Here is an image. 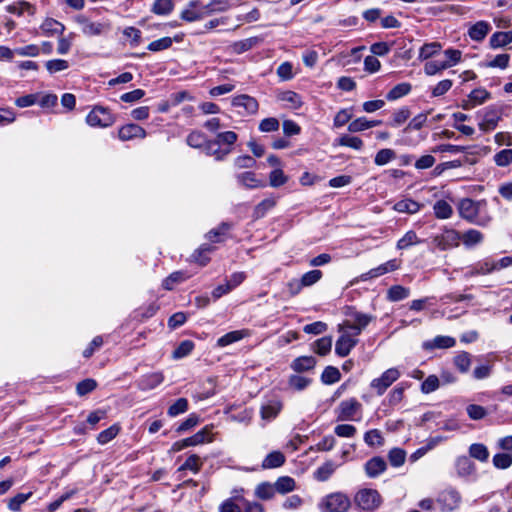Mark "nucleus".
Returning a JSON list of instances; mask_svg holds the SVG:
<instances>
[{"label":"nucleus","instance_id":"22","mask_svg":"<svg viewBox=\"0 0 512 512\" xmlns=\"http://www.w3.org/2000/svg\"><path fill=\"white\" fill-rule=\"evenodd\" d=\"M490 30V25L485 21L475 23L468 31L471 39L475 41H482Z\"/></svg>","mask_w":512,"mask_h":512},{"label":"nucleus","instance_id":"59","mask_svg":"<svg viewBox=\"0 0 512 512\" xmlns=\"http://www.w3.org/2000/svg\"><path fill=\"white\" fill-rule=\"evenodd\" d=\"M364 441L369 446H381L384 443V439L381 435V432L377 429L367 431L364 436Z\"/></svg>","mask_w":512,"mask_h":512},{"label":"nucleus","instance_id":"13","mask_svg":"<svg viewBox=\"0 0 512 512\" xmlns=\"http://www.w3.org/2000/svg\"><path fill=\"white\" fill-rule=\"evenodd\" d=\"M460 499L461 497L457 491L448 490L440 494L438 502L442 504L445 510L452 511L458 507Z\"/></svg>","mask_w":512,"mask_h":512},{"label":"nucleus","instance_id":"9","mask_svg":"<svg viewBox=\"0 0 512 512\" xmlns=\"http://www.w3.org/2000/svg\"><path fill=\"white\" fill-rule=\"evenodd\" d=\"M232 105L234 107L242 108L243 111H239L241 115H253L257 113L259 104L257 100L249 95L242 94L232 99Z\"/></svg>","mask_w":512,"mask_h":512},{"label":"nucleus","instance_id":"8","mask_svg":"<svg viewBox=\"0 0 512 512\" xmlns=\"http://www.w3.org/2000/svg\"><path fill=\"white\" fill-rule=\"evenodd\" d=\"M361 407V403L355 398L344 400L338 406L337 419L340 421L352 420Z\"/></svg>","mask_w":512,"mask_h":512},{"label":"nucleus","instance_id":"35","mask_svg":"<svg viewBox=\"0 0 512 512\" xmlns=\"http://www.w3.org/2000/svg\"><path fill=\"white\" fill-rule=\"evenodd\" d=\"M164 380V377L162 373H152L149 375H146L142 378L140 382V386L142 389H153L159 384H161Z\"/></svg>","mask_w":512,"mask_h":512},{"label":"nucleus","instance_id":"39","mask_svg":"<svg viewBox=\"0 0 512 512\" xmlns=\"http://www.w3.org/2000/svg\"><path fill=\"white\" fill-rule=\"evenodd\" d=\"M467 247L476 245L483 240V235L480 231L470 229L461 235V239Z\"/></svg>","mask_w":512,"mask_h":512},{"label":"nucleus","instance_id":"42","mask_svg":"<svg viewBox=\"0 0 512 512\" xmlns=\"http://www.w3.org/2000/svg\"><path fill=\"white\" fill-rule=\"evenodd\" d=\"M338 145L350 147L355 150H361L364 144L359 137L343 135L338 139Z\"/></svg>","mask_w":512,"mask_h":512},{"label":"nucleus","instance_id":"32","mask_svg":"<svg viewBox=\"0 0 512 512\" xmlns=\"http://www.w3.org/2000/svg\"><path fill=\"white\" fill-rule=\"evenodd\" d=\"M469 455L481 462H486L489 458V451L484 444L474 443L469 447Z\"/></svg>","mask_w":512,"mask_h":512},{"label":"nucleus","instance_id":"26","mask_svg":"<svg viewBox=\"0 0 512 512\" xmlns=\"http://www.w3.org/2000/svg\"><path fill=\"white\" fill-rule=\"evenodd\" d=\"M316 364V360L312 356H301L296 358L292 363V368L296 372H304L312 369Z\"/></svg>","mask_w":512,"mask_h":512},{"label":"nucleus","instance_id":"5","mask_svg":"<svg viewBox=\"0 0 512 512\" xmlns=\"http://www.w3.org/2000/svg\"><path fill=\"white\" fill-rule=\"evenodd\" d=\"M373 319L374 317L369 314L355 312L352 314V320H346L343 324L339 325V331H342L344 328H349L354 331L353 335L357 336Z\"/></svg>","mask_w":512,"mask_h":512},{"label":"nucleus","instance_id":"20","mask_svg":"<svg viewBox=\"0 0 512 512\" xmlns=\"http://www.w3.org/2000/svg\"><path fill=\"white\" fill-rule=\"evenodd\" d=\"M205 151L207 155L214 156L216 160L221 161L231 153L232 148L221 149L220 146L214 141H208L205 145Z\"/></svg>","mask_w":512,"mask_h":512},{"label":"nucleus","instance_id":"58","mask_svg":"<svg viewBox=\"0 0 512 512\" xmlns=\"http://www.w3.org/2000/svg\"><path fill=\"white\" fill-rule=\"evenodd\" d=\"M493 465L498 469H507L512 465V455L498 453L493 457Z\"/></svg>","mask_w":512,"mask_h":512},{"label":"nucleus","instance_id":"6","mask_svg":"<svg viewBox=\"0 0 512 512\" xmlns=\"http://www.w3.org/2000/svg\"><path fill=\"white\" fill-rule=\"evenodd\" d=\"M75 21L81 26V31L86 36H98L109 30V24L92 22L84 15H78Z\"/></svg>","mask_w":512,"mask_h":512},{"label":"nucleus","instance_id":"38","mask_svg":"<svg viewBox=\"0 0 512 512\" xmlns=\"http://www.w3.org/2000/svg\"><path fill=\"white\" fill-rule=\"evenodd\" d=\"M335 471V464L332 461H328L320 466L314 473L315 479L318 481H326Z\"/></svg>","mask_w":512,"mask_h":512},{"label":"nucleus","instance_id":"18","mask_svg":"<svg viewBox=\"0 0 512 512\" xmlns=\"http://www.w3.org/2000/svg\"><path fill=\"white\" fill-rule=\"evenodd\" d=\"M456 341L450 336H437L432 341L425 342L423 347L425 349H444L455 346Z\"/></svg>","mask_w":512,"mask_h":512},{"label":"nucleus","instance_id":"43","mask_svg":"<svg viewBox=\"0 0 512 512\" xmlns=\"http://www.w3.org/2000/svg\"><path fill=\"white\" fill-rule=\"evenodd\" d=\"M440 49L441 44L438 42L424 44L420 49L419 58L424 60L429 59L436 55Z\"/></svg>","mask_w":512,"mask_h":512},{"label":"nucleus","instance_id":"53","mask_svg":"<svg viewBox=\"0 0 512 512\" xmlns=\"http://www.w3.org/2000/svg\"><path fill=\"white\" fill-rule=\"evenodd\" d=\"M194 348V343L190 340L182 341L173 351V358L180 359L189 355Z\"/></svg>","mask_w":512,"mask_h":512},{"label":"nucleus","instance_id":"15","mask_svg":"<svg viewBox=\"0 0 512 512\" xmlns=\"http://www.w3.org/2000/svg\"><path fill=\"white\" fill-rule=\"evenodd\" d=\"M386 462L381 457H373L365 464V471L368 477L375 478L386 470Z\"/></svg>","mask_w":512,"mask_h":512},{"label":"nucleus","instance_id":"63","mask_svg":"<svg viewBox=\"0 0 512 512\" xmlns=\"http://www.w3.org/2000/svg\"><path fill=\"white\" fill-rule=\"evenodd\" d=\"M395 158V152L391 149H382L375 156V164L383 166Z\"/></svg>","mask_w":512,"mask_h":512},{"label":"nucleus","instance_id":"3","mask_svg":"<svg viewBox=\"0 0 512 512\" xmlns=\"http://www.w3.org/2000/svg\"><path fill=\"white\" fill-rule=\"evenodd\" d=\"M86 122L92 127H109L115 122V118L109 110L103 106H95L86 117Z\"/></svg>","mask_w":512,"mask_h":512},{"label":"nucleus","instance_id":"10","mask_svg":"<svg viewBox=\"0 0 512 512\" xmlns=\"http://www.w3.org/2000/svg\"><path fill=\"white\" fill-rule=\"evenodd\" d=\"M342 335L336 341L335 352L340 357L347 356L354 346L358 343V340L353 338V335L346 331H341Z\"/></svg>","mask_w":512,"mask_h":512},{"label":"nucleus","instance_id":"17","mask_svg":"<svg viewBox=\"0 0 512 512\" xmlns=\"http://www.w3.org/2000/svg\"><path fill=\"white\" fill-rule=\"evenodd\" d=\"M282 409L280 400L273 399L261 407L260 414L263 420H271L277 417Z\"/></svg>","mask_w":512,"mask_h":512},{"label":"nucleus","instance_id":"14","mask_svg":"<svg viewBox=\"0 0 512 512\" xmlns=\"http://www.w3.org/2000/svg\"><path fill=\"white\" fill-rule=\"evenodd\" d=\"M500 120V113L495 108H488L483 116V120L479 123L482 131H490L495 129Z\"/></svg>","mask_w":512,"mask_h":512},{"label":"nucleus","instance_id":"56","mask_svg":"<svg viewBox=\"0 0 512 512\" xmlns=\"http://www.w3.org/2000/svg\"><path fill=\"white\" fill-rule=\"evenodd\" d=\"M440 386V379L436 375H429L421 385V391L429 394L437 390Z\"/></svg>","mask_w":512,"mask_h":512},{"label":"nucleus","instance_id":"1","mask_svg":"<svg viewBox=\"0 0 512 512\" xmlns=\"http://www.w3.org/2000/svg\"><path fill=\"white\" fill-rule=\"evenodd\" d=\"M351 506L349 497L342 492H335L325 496L319 508L322 512H347Z\"/></svg>","mask_w":512,"mask_h":512},{"label":"nucleus","instance_id":"61","mask_svg":"<svg viewBox=\"0 0 512 512\" xmlns=\"http://www.w3.org/2000/svg\"><path fill=\"white\" fill-rule=\"evenodd\" d=\"M188 409V401L186 398H179L168 409V415L171 417L177 416L180 413L186 412Z\"/></svg>","mask_w":512,"mask_h":512},{"label":"nucleus","instance_id":"64","mask_svg":"<svg viewBox=\"0 0 512 512\" xmlns=\"http://www.w3.org/2000/svg\"><path fill=\"white\" fill-rule=\"evenodd\" d=\"M240 504L243 506V512H264L262 504L255 501H248L243 496H237Z\"/></svg>","mask_w":512,"mask_h":512},{"label":"nucleus","instance_id":"27","mask_svg":"<svg viewBox=\"0 0 512 512\" xmlns=\"http://www.w3.org/2000/svg\"><path fill=\"white\" fill-rule=\"evenodd\" d=\"M512 43V32H496L490 38V45L493 48L504 47Z\"/></svg>","mask_w":512,"mask_h":512},{"label":"nucleus","instance_id":"47","mask_svg":"<svg viewBox=\"0 0 512 512\" xmlns=\"http://www.w3.org/2000/svg\"><path fill=\"white\" fill-rule=\"evenodd\" d=\"M187 144L193 148H200L206 145L208 140L206 136L200 131H193L187 136Z\"/></svg>","mask_w":512,"mask_h":512},{"label":"nucleus","instance_id":"4","mask_svg":"<svg viewBox=\"0 0 512 512\" xmlns=\"http://www.w3.org/2000/svg\"><path fill=\"white\" fill-rule=\"evenodd\" d=\"M461 234L454 229H445L442 233L432 239V243L438 249L445 251L459 245Z\"/></svg>","mask_w":512,"mask_h":512},{"label":"nucleus","instance_id":"40","mask_svg":"<svg viewBox=\"0 0 512 512\" xmlns=\"http://www.w3.org/2000/svg\"><path fill=\"white\" fill-rule=\"evenodd\" d=\"M188 276L181 272L176 271L170 274L162 283V286L165 290H172L175 286V284L181 283L184 280H186Z\"/></svg>","mask_w":512,"mask_h":512},{"label":"nucleus","instance_id":"29","mask_svg":"<svg viewBox=\"0 0 512 512\" xmlns=\"http://www.w3.org/2000/svg\"><path fill=\"white\" fill-rule=\"evenodd\" d=\"M273 485L275 488V492L281 494L289 493L295 489V481L293 478L289 476H283L278 478Z\"/></svg>","mask_w":512,"mask_h":512},{"label":"nucleus","instance_id":"55","mask_svg":"<svg viewBox=\"0 0 512 512\" xmlns=\"http://www.w3.org/2000/svg\"><path fill=\"white\" fill-rule=\"evenodd\" d=\"M238 495H235L227 500H225L219 508L220 512H243L242 508L240 507V502L237 499Z\"/></svg>","mask_w":512,"mask_h":512},{"label":"nucleus","instance_id":"60","mask_svg":"<svg viewBox=\"0 0 512 512\" xmlns=\"http://www.w3.org/2000/svg\"><path fill=\"white\" fill-rule=\"evenodd\" d=\"M418 237L414 231H408L398 242L397 248L402 250L419 243Z\"/></svg>","mask_w":512,"mask_h":512},{"label":"nucleus","instance_id":"41","mask_svg":"<svg viewBox=\"0 0 512 512\" xmlns=\"http://www.w3.org/2000/svg\"><path fill=\"white\" fill-rule=\"evenodd\" d=\"M493 159L498 167H507L512 163V148L500 150Z\"/></svg>","mask_w":512,"mask_h":512},{"label":"nucleus","instance_id":"7","mask_svg":"<svg viewBox=\"0 0 512 512\" xmlns=\"http://www.w3.org/2000/svg\"><path fill=\"white\" fill-rule=\"evenodd\" d=\"M400 372L396 368L386 370L379 378L371 382V387L374 388L378 395H382L388 387H390L398 378Z\"/></svg>","mask_w":512,"mask_h":512},{"label":"nucleus","instance_id":"44","mask_svg":"<svg viewBox=\"0 0 512 512\" xmlns=\"http://www.w3.org/2000/svg\"><path fill=\"white\" fill-rule=\"evenodd\" d=\"M276 205L274 198H266L262 200L254 209V217L259 219L264 217L266 212Z\"/></svg>","mask_w":512,"mask_h":512},{"label":"nucleus","instance_id":"23","mask_svg":"<svg viewBox=\"0 0 512 512\" xmlns=\"http://www.w3.org/2000/svg\"><path fill=\"white\" fill-rule=\"evenodd\" d=\"M394 210L399 213L414 214L421 208V204L412 199H403L395 203Z\"/></svg>","mask_w":512,"mask_h":512},{"label":"nucleus","instance_id":"37","mask_svg":"<svg viewBox=\"0 0 512 512\" xmlns=\"http://www.w3.org/2000/svg\"><path fill=\"white\" fill-rule=\"evenodd\" d=\"M8 11L13 14L23 15L24 13H28L29 15H34L35 7L26 1H20L8 7Z\"/></svg>","mask_w":512,"mask_h":512},{"label":"nucleus","instance_id":"11","mask_svg":"<svg viewBox=\"0 0 512 512\" xmlns=\"http://www.w3.org/2000/svg\"><path fill=\"white\" fill-rule=\"evenodd\" d=\"M490 98V93L484 88H477L471 91L468 99L462 102V108L464 110H471L477 105L483 104L487 99Z\"/></svg>","mask_w":512,"mask_h":512},{"label":"nucleus","instance_id":"33","mask_svg":"<svg viewBox=\"0 0 512 512\" xmlns=\"http://www.w3.org/2000/svg\"><path fill=\"white\" fill-rule=\"evenodd\" d=\"M453 362L461 373H466L469 371L471 366V354L468 352H461L454 357Z\"/></svg>","mask_w":512,"mask_h":512},{"label":"nucleus","instance_id":"2","mask_svg":"<svg viewBox=\"0 0 512 512\" xmlns=\"http://www.w3.org/2000/svg\"><path fill=\"white\" fill-rule=\"evenodd\" d=\"M354 502L363 511L373 512L382 504V497L377 490L365 488L356 493Z\"/></svg>","mask_w":512,"mask_h":512},{"label":"nucleus","instance_id":"51","mask_svg":"<svg viewBox=\"0 0 512 512\" xmlns=\"http://www.w3.org/2000/svg\"><path fill=\"white\" fill-rule=\"evenodd\" d=\"M411 115V112L408 108L404 107L395 111L392 116V121L389 123L392 127H398L405 123Z\"/></svg>","mask_w":512,"mask_h":512},{"label":"nucleus","instance_id":"28","mask_svg":"<svg viewBox=\"0 0 512 512\" xmlns=\"http://www.w3.org/2000/svg\"><path fill=\"white\" fill-rule=\"evenodd\" d=\"M174 9V2L173 0H155L151 11L156 15H168L170 14Z\"/></svg>","mask_w":512,"mask_h":512},{"label":"nucleus","instance_id":"24","mask_svg":"<svg viewBox=\"0 0 512 512\" xmlns=\"http://www.w3.org/2000/svg\"><path fill=\"white\" fill-rule=\"evenodd\" d=\"M409 295V288H406L401 285H393L387 291V299L392 302H397L406 299Z\"/></svg>","mask_w":512,"mask_h":512},{"label":"nucleus","instance_id":"48","mask_svg":"<svg viewBox=\"0 0 512 512\" xmlns=\"http://www.w3.org/2000/svg\"><path fill=\"white\" fill-rule=\"evenodd\" d=\"M388 459L392 466H402L406 459V452L400 448H393L388 454Z\"/></svg>","mask_w":512,"mask_h":512},{"label":"nucleus","instance_id":"46","mask_svg":"<svg viewBox=\"0 0 512 512\" xmlns=\"http://www.w3.org/2000/svg\"><path fill=\"white\" fill-rule=\"evenodd\" d=\"M237 134L233 131H226L218 133L214 141L220 145H227V148H231V146L237 141Z\"/></svg>","mask_w":512,"mask_h":512},{"label":"nucleus","instance_id":"50","mask_svg":"<svg viewBox=\"0 0 512 512\" xmlns=\"http://www.w3.org/2000/svg\"><path fill=\"white\" fill-rule=\"evenodd\" d=\"M332 337L326 336L318 339L315 342V352L318 355L325 356L331 351Z\"/></svg>","mask_w":512,"mask_h":512},{"label":"nucleus","instance_id":"21","mask_svg":"<svg viewBox=\"0 0 512 512\" xmlns=\"http://www.w3.org/2000/svg\"><path fill=\"white\" fill-rule=\"evenodd\" d=\"M248 335H249L248 330L231 331V332L223 335L222 337H220L217 341V345L219 347H225L227 345H230L234 342H237V341L243 339L244 337H246Z\"/></svg>","mask_w":512,"mask_h":512},{"label":"nucleus","instance_id":"25","mask_svg":"<svg viewBox=\"0 0 512 512\" xmlns=\"http://www.w3.org/2000/svg\"><path fill=\"white\" fill-rule=\"evenodd\" d=\"M41 29L43 32L50 35H62L65 30V26L55 19L48 18L42 23Z\"/></svg>","mask_w":512,"mask_h":512},{"label":"nucleus","instance_id":"36","mask_svg":"<svg viewBox=\"0 0 512 512\" xmlns=\"http://www.w3.org/2000/svg\"><path fill=\"white\" fill-rule=\"evenodd\" d=\"M434 213L435 216L439 219H447L451 217L453 213V209L451 205L445 200H439L434 204Z\"/></svg>","mask_w":512,"mask_h":512},{"label":"nucleus","instance_id":"49","mask_svg":"<svg viewBox=\"0 0 512 512\" xmlns=\"http://www.w3.org/2000/svg\"><path fill=\"white\" fill-rule=\"evenodd\" d=\"M279 99L283 102L289 103L290 107L297 109L302 105L301 97L293 91H285L279 95Z\"/></svg>","mask_w":512,"mask_h":512},{"label":"nucleus","instance_id":"62","mask_svg":"<svg viewBox=\"0 0 512 512\" xmlns=\"http://www.w3.org/2000/svg\"><path fill=\"white\" fill-rule=\"evenodd\" d=\"M279 127V120L274 117L265 118L259 124V130L266 133L277 131Z\"/></svg>","mask_w":512,"mask_h":512},{"label":"nucleus","instance_id":"54","mask_svg":"<svg viewBox=\"0 0 512 512\" xmlns=\"http://www.w3.org/2000/svg\"><path fill=\"white\" fill-rule=\"evenodd\" d=\"M32 496V492L28 493H18L13 498H11L8 502V508L11 511H19L21 505L24 504L30 497Z\"/></svg>","mask_w":512,"mask_h":512},{"label":"nucleus","instance_id":"31","mask_svg":"<svg viewBox=\"0 0 512 512\" xmlns=\"http://www.w3.org/2000/svg\"><path fill=\"white\" fill-rule=\"evenodd\" d=\"M274 495V485L269 482H262L255 489V496L261 500L272 499Z\"/></svg>","mask_w":512,"mask_h":512},{"label":"nucleus","instance_id":"34","mask_svg":"<svg viewBox=\"0 0 512 512\" xmlns=\"http://www.w3.org/2000/svg\"><path fill=\"white\" fill-rule=\"evenodd\" d=\"M411 91L409 83H400L394 86L386 95L387 100L393 101L407 95Z\"/></svg>","mask_w":512,"mask_h":512},{"label":"nucleus","instance_id":"45","mask_svg":"<svg viewBox=\"0 0 512 512\" xmlns=\"http://www.w3.org/2000/svg\"><path fill=\"white\" fill-rule=\"evenodd\" d=\"M340 376L341 374L336 367L327 366L321 375V380L325 384H333L340 380Z\"/></svg>","mask_w":512,"mask_h":512},{"label":"nucleus","instance_id":"52","mask_svg":"<svg viewBox=\"0 0 512 512\" xmlns=\"http://www.w3.org/2000/svg\"><path fill=\"white\" fill-rule=\"evenodd\" d=\"M45 67L50 74H54L69 68L68 61L64 59H53L48 60L45 63Z\"/></svg>","mask_w":512,"mask_h":512},{"label":"nucleus","instance_id":"12","mask_svg":"<svg viewBox=\"0 0 512 512\" xmlns=\"http://www.w3.org/2000/svg\"><path fill=\"white\" fill-rule=\"evenodd\" d=\"M118 136L122 141H128L133 138H144L146 132L137 124H127L119 129Z\"/></svg>","mask_w":512,"mask_h":512},{"label":"nucleus","instance_id":"30","mask_svg":"<svg viewBox=\"0 0 512 512\" xmlns=\"http://www.w3.org/2000/svg\"><path fill=\"white\" fill-rule=\"evenodd\" d=\"M284 462H285V456L279 451H274L266 456V458L264 459V461L262 463V467L265 469L277 468V467L282 466L284 464Z\"/></svg>","mask_w":512,"mask_h":512},{"label":"nucleus","instance_id":"57","mask_svg":"<svg viewBox=\"0 0 512 512\" xmlns=\"http://www.w3.org/2000/svg\"><path fill=\"white\" fill-rule=\"evenodd\" d=\"M449 68V64L441 60H433L426 62L424 71L427 75H435L436 73Z\"/></svg>","mask_w":512,"mask_h":512},{"label":"nucleus","instance_id":"19","mask_svg":"<svg viewBox=\"0 0 512 512\" xmlns=\"http://www.w3.org/2000/svg\"><path fill=\"white\" fill-rule=\"evenodd\" d=\"M236 179L239 184L249 189L264 186V184L256 178V174L254 172L249 171L240 173L236 176Z\"/></svg>","mask_w":512,"mask_h":512},{"label":"nucleus","instance_id":"16","mask_svg":"<svg viewBox=\"0 0 512 512\" xmlns=\"http://www.w3.org/2000/svg\"><path fill=\"white\" fill-rule=\"evenodd\" d=\"M458 210L462 218L473 221L477 215V204L473 200L465 198L459 202Z\"/></svg>","mask_w":512,"mask_h":512}]
</instances>
